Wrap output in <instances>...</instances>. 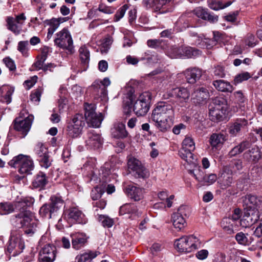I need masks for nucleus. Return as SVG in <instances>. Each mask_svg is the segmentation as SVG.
<instances>
[{
	"label": "nucleus",
	"mask_w": 262,
	"mask_h": 262,
	"mask_svg": "<svg viewBox=\"0 0 262 262\" xmlns=\"http://www.w3.org/2000/svg\"><path fill=\"white\" fill-rule=\"evenodd\" d=\"M72 246L73 249L79 250L84 247L88 242V237L85 233H76L71 234Z\"/></svg>",
	"instance_id": "nucleus-24"
},
{
	"label": "nucleus",
	"mask_w": 262,
	"mask_h": 262,
	"mask_svg": "<svg viewBox=\"0 0 262 262\" xmlns=\"http://www.w3.org/2000/svg\"><path fill=\"white\" fill-rule=\"evenodd\" d=\"M40 165L45 168H49L51 165V161L49 159L48 154L38 158Z\"/></svg>",
	"instance_id": "nucleus-54"
},
{
	"label": "nucleus",
	"mask_w": 262,
	"mask_h": 262,
	"mask_svg": "<svg viewBox=\"0 0 262 262\" xmlns=\"http://www.w3.org/2000/svg\"><path fill=\"white\" fill-rule=\"evenodd\" d=\"M235 239L239 244L245 245L248 242V238L245 234L242 232L237 233L235 235Z\"/></svg>",
	"instance_id": "nucleus-61"
},
{
	"label": "nucleus",
	"mask_w": 262,
	"mask_h": 262,
	"mask_svg": "<svg viewBox=\"0 0 262 262\" xmlns=\"http://www.w3.org/2000/svg\"><path fill=\"white\" fill-rule=\"evenodd\" d=\"M174 112L172 106L165 102L158 103L152 111L151 119L155 126L162 132L169 130L173 124Z\"/></svg>",
	"instance_id": "nucleus-2"
},
{
	"label": "nucleus",
	"mask_w": 262,
	"mask_h": 262,
	"mask_svg": "<svg viewBox=\"0 0 262 262\" xmlns=\"http://www.w3.org/2000/svg\"><path fill=\"white\" fill-rule=\"evenodd\" d=\"M233 173L229 167H224L221 170L218 178L220 187L226 189L231 186L233 182Z\"/></svg>",
	"instance_id": "nucleus-15"
},
{
	"label": "nucleus",
	"mask_w": 262,
	"mask_h": 262,
	"mask_svg": "<svg viewBox=\"0 0 262 262\" xmlns=\"http://www.w3.org/2000/svg\"><path fill=\"white\" fill-rule=\"evenodd\" d=\"M227 105V100L223 97H216L212 99L209 106L217 107L222 110H225Z\"/></svg>",
	"instance_id": "nucleus-41"
},
{
	"label": "nucleus",
	"mask_w": 262,
	"mask_h": 262,
	"mask_svg": "<svg viewBox=\"0 0 262 262\" xmlns=\"http://www.w3.org/2000/svg\"><path fill=\"white\" fill-rule=\"evenodd\" d=\"M214 87L219 91L223 92H232L233 86L228 82L223 80H215L213 83Z\"/></svg>",
	"instance_id": "nucleus-35"
},
{
	"label": "nucleus",
	"mask_w": 262,
	"mask_h": 262,
	"mask_svg": "<svg viewBox=\"0 0 262 262\" xmlns=\"http://www.w3.org/2000/svg\"><path fill=\"white\" fill-rule=\"evenodd\" d=\"M85 144L88 148L91 149H98L102 144L100 135L94 130H89L87 133Z\"/></svg>",
	"instance_id": "nucleus-17"
},
{
	"label": "nucleus",
	"mask_w": 262,
	"mask_h": 262,
	"mask_svg": "<svg viewBox=\"0 0 262 262\" xmlns=\"http://www.w3.org/2000/svg\"><path fill=\"white\" fill-rule=\"evenodd\" d=\"M93 94L96 99L100 98L101 100L106 101L107 100V92L106 88L104 85H101L99 80H96L92 85Z\"/></svg>",
	"instance_id": "nucleus-22"
},
{
	"label": "nucleus",
	"mask_w": 262,
	"mask_h": 262,
	"mask_svg": "<svg viewBox=\"0 0 262 262\" xmlns=\"http://www.w3.org/2000/svg\"><path fill=\"white\" fill-rule=\"evenodd\" d=\"M48 183V179L46 174L41 172H39L35 176L32 182V185L36 188H43Z\"/></svg>",
	"instance_id": "nucleus-34"
},
{
	"label": "nucleus",
	"mask_w": 262,
	"mask_h": 262,
	"mask_svg": "<svg viewBox=\"0 0 262 262\" xmlns=\"http://www.w3.org/2000/svg\"><path fill=\"white\" fill-rule=\"evenodd\" d=\"M247 125L248 121L245 118L237 119L230 126L229 132L231 135L236 136L246 130Z\"/></svg>",
	"instance_id": "nucleus-23"
},
{
	"label": "nucleus",
	"mask_w": 262,
	"mask_h": 262,
	"mask_svg": "<svg viewBox=\"0 0 262 262\" xmlns=\"http://www.w3.org/2000/svg\"><path fill=\"white\" fill-rule=\"evenodd\" d=\"M80 59L81 63L87 65L90 61V52L88 48L83 46L79 50Z\"/></svg>",
	"instance_id": "nucleus-42"
},
{
	"label": "nucleus",
	"mask_w": 262,
	"mask_h": 262,
	"mask_svg": "<svg viewBox=\"0 0 262 262\" xmlns=\"http://www.w3.org/2000/svg\"><path fill=\"white\" fill-rule=\"evenodd\" d=\"M98 10L101 12L105 14H112L114 12V9L108 6H106L104 4L101 3L99 4Z\"/></svg>",
	"instance_id": "nucleus-63"
},
{
	"label": "nucleus",
	"mask_w": 262,
	"mask_h": 262,
	"mask_svg": "<svg viewBox=\"0 0 262 262\" xmlns=\"http://www.w3.org/2000/svg\"><path fill=\"white\" fill-rule=\"evenodd\" d=\"M147 46L151 48L157 49L162 48L164 41L162 39H149L147 41Z\"/></svg>",
	"instance_id": "nucleus-55"
},
{
	"label": "nucleus",
	"mask_w": 262,
	"mask_h": 262,
	"mask_svg": "<svg viewBox=\"0 0 262 262\" xmlns=\"http://www.w3.org/2000/svg\"><path fill=\"white\" fill-rule=\"evenodd\" d=\"M100 254L98 251H89L76 256L75 260L76 262H86L96 257Z\"/></svg>",
	"instance_id": "nucleus-36"
},
{
	"label": "nucleus",
	"mask_w": 262,
	"mask_h": 262,
	"mask_svg": "<svg viewBox=\"0 0 262 262\" xmlns=\"http://www.w3.org/2000/svg\"><path fill=\"white\" fill-rule=\"evenodd\" d=\"M104 192L101 186L95 187L91 192V197L93 200H97L100 199Z\"/></svg>",
	"instance_id": "nucleus-47"
},
{
	"label": "nucleus",
	"mask_w": 262,
	"mask_h": 262,
	"mask_svg": "<svg viewBox=\"0 0 262 262\" xmlns=\"http://www.w3.org/2000/svg\"><path fill=\"white\" fill-rule=\"evenodd\" d=\"M34 203V199L29 196L22 198L20 201L15 202L19 213H20L23 210L29 211L27 208L32 206Z\"/></svg>",
	"instance_id": "nucleus-32"
},
{
	"label": "nucleus",
	"mask_w": 262,
	"mask_h": 262,
	"mask_svg": "<svg viewBox=\"0 0 262 262\" xmlns=\"http://www.w3.org/2000/svg\"><path fill=\"white\" fill-rule=\"evenodd\" d=\"M245 43L249 47H254L257 43V40L252 34H248L245 40Z\"/></svg>",
	"instance_id": "nucleus-62"
},
{
	"label": "nucleus",
	"mask_w": 262,
	"mask_h": 262,
	"mask_svg": "<svg viewBox=\"0 0 262 262\" xmlns=\"http://www.w3.org/2000/svg\"><path fill=\"white\" fill-rule=\"evenodd\" d=\"M192 97L194 102L201 103L208 98L209 93L206 88L199 87L195 89L192 94Z\"/></svg>",
	"instance_id": "nucleus-28"
},
{
	"label": "nucleus",
	"mask_w": 262,
	"mask_h": 262,
	"mask_svg": "<svg viewBox=\"0 0 262 262\" xmlns=\"http://www.w3.org/2000/svg\"><path fill=\"white\" fill-rule=\"evenodd\" d=\"M136 97L132 91H129L123 98V108L124 113L130 114L132 109L138 117L145 116L150 107L151 95L145 92L141 94L135 100Z\"/></svg>",
	"instance_id": "nucleus-1"
},
{
	"label": "nucleus",
	"mask_w": 262,
	"mask_h": 262,
	"mask_svg": "<svg viewBox=\"0 0 262 262\" xmlns=\"http://www.w3.org/2000/svg\"><path fill=\"white\" fill-rule=\"evenodd\" d=\"M195 148L193 139L186 136L182 142V147L179 150V155L181 158L194 167L197 166V157L192 153Z\"/></svg>",
	"instance_id": "nucleus-4"
},
{
	"label": "nucleus",
	"mask_w": 262,
	"mask_h": 262,
	"mask_svg": "<svg viewBox=\"0 0 262 262\" xmlns=\"http://www.w3.org/2000/svg\"><path fill=\"white\" fill-rule=\"evenodd\" d=\"M45 23L47 25L49 26V28L48 29L54 31H55L59 26V23L56 18H53L49 20H46Z\"/></svg>",
	"instance_id": "nucleus-58"
},
{
	"label": "nucleus",
	"mask_w": 262,
	"mask_h": 262,
	"mask_svg": "<svg viewBox=\"0 0 262 262\" xmlns=\"http://www.w3.org/2000/svg\"><path fill=\"white\" fill-rule=\"evenodd\" d=\"M9 164L11 167L18 168L21 174H30L34 169L33 162L30 157L23 154L14 157L9 161Z\"/></svg>",
	"instance_id": "nucleus-7"
},
{
	"label": "nucleus",
	"mask_w": 262,
	"mask_h": 262,
	"mask_svg": "<svg viewBox=\"0 0 262 262\" xmlns=\"http://www.w3.org/2000/svg\"><path fill=\"white\" fill-rule=\"evenodd\" d=\"M8 29L16 34L20 33V27L14 18L12 17H9L7 19Z\"/></svg>",
	"instance_id": "nucleus-44"
},
{
	"label": "nucleus",
	"mask_w": 262,
	"mask_h": 262,
	"mask_svg": "<svg viewBox=\"0 0 262 262\" xmlns=\"http://www.w3.org/2000/svg\"><path fill=\"white\" fill-rule=\"evenodd\" d=\"M98 219L99 221L101 222L102 226L104 227L107 228L111 227L114 223V220L106 215H100Z\"/></svg>",
	"instance_id": "nucleus-48"
},
{
	"label": "nucleus",
	"mask_w": 262,
	"mask_h": 262,
	"mask_svg": "<svg viewBox=\"0 0 262 262\" xmlns=\"http://www.w3.org/2000/svg\"><path fill=\"white\" fill-rule=\"evenodd\" d=\"M137 210L136 205L133 203L125 204L121 206L119 210L120 215L134 213Z\"/></svg>",
	"instance_id": "nucleus-43"
},
{
	"label": "nucleus",
	"mask_w": 262,
	"mask_h": 262,
	"mask_svg": "<svg viewBox=\"0 0 262 262\" xmlns=\"http://www.w3.org/2000/svg\"><path fill=\"white\" fill-rule=\"evenodd\" d=\"M68 217L78 224H85L86 222L83 213L76 208L70 209Z\"/></svg>",
	"instance_id": "nucleus-29"
},
{
	"label": "nucleus",
	"mask_w": 262,
	"mask_h": 262,
	"mask_svg": "<svg viewBox=\"0 0 262 262\" xmlns=\"http://www.w3.org/2000/svg\"><path fill=\"white\" fill-rule=\"evenodd\" d=\"M10 221L14 226L22 228L25 233L29 236H33L37 231V223L30 211L23 210L20 213L11 216Z\"/></svg>",
	"instance_id": "nucleus-3"
},
{
	"label": "nucleus",
	"mask_w": 262,
	"mask_h": 262,
	"mask_svg": "<svg viewBox=\"0 0 262 262\" xmlns=\"http://www.w3.org/2000/svg\"><path fill=\"white\" fill-rule=\"evenodd\" d=\"M128 8V6L127 5H124L119 9V10L115 15V19L116 21H119L124 16L125 11Z\"/></svg>",
	"instance_id": "nucleus-59"
},
{
	"label": "nucleus",
	"mask_w": 262,
	"mask_h": 262,
	"mask_svg": "<svg viewBox=\"0 0 262 262\" xmlns=\"http://www.w3.org/2000/svg\"><path fill=\"white\" fill-rule=\"evenodd\" d=\"M191 210L190 208L187 206H181L176 213H179V215L184 216L185 218L189 216L190 214Z\"/></svg>",
	"instance_id": "nucleus-57"
},
{
	"label": "nucleus",
	"mask_w": 262,
	"mask_h": 262,
	"mask_svg": "<svg viewBox=\"0 0 262 262\" xmlns=\"http://www.w3.org/2000/svg\"><path fill=\"white\" fill-rule=\"evenodd\" d=\"M102 175L100 176V182L103 190L105 188L107 194H112L115 191V187L112 184H108L111 181L110 170L108 168L102 169Z\"/></svg>",
	"instance_id": "nucleus-20"
},
{
	"label": "nucleus",
	"mask_w": 262,
	"mask_h": 262,
	"mask_svg": "<svg viewBox=\"0 0 262 262\" xmlns=\"http://www.w3.org/2000/svg\"><path fill=\"white\" fill-rule=\"evenodd\" d=\"M85 124V119L83 115L76 114L67 123V134L72 138L78 137L82 134Z\"/></svg>",
	"instance_id": "nucleus-9"
},
{
	"label": "nucleus",
	"mask_w": 262,
	"mask_h": 262,
	"mask_svg": "<svg viewBox=\"0 0 262 262\" xmlns=\"http://www.w3.org/2000/svg\"><path fill=\"white\" fill-rule=\"evenodd\" d=\"M111 131L112 136L118 139L124 138L127 137L128 134L125 129V125L121 122L114 123Z\"/></svg>",
	"instance_id": "nucleus-26"
},
{
	"label": "nucleus",
	"mask_w": 262,
	"mask_h": 262,
	"mask_svg": "<svg viewBox=\"0 0 262 262\" xmlns=\"http://www.w3.org/2000/svg\"><path fill=\"white\" fill-rule=\"evenodd\" d=\"M54 42L58 47L71 52L74 48L72 36L69 30L66 28H64L56 34Z\"/></svg>",
	"instance_id": "nucleus-12"
},
{
	"label": "nucleus",
	"mask_w": 262,
	"mask_h": 262,
	"mask_svg": "<svg viewBox=\"0 0 262 262\" xmlns=\"http://www.w3.org/2000/svg\"><path fill=\"white\" fill-rule=\"evenodd\" d=\"M225 167H229L233 173H236L242 169L243 163L240 159H233L229 165L225 166Z\"/></svg>",
	"instance_id": "nucleus-45"
},
{
	"label": "nucleus",
	"mask_w": 262,
	"mask_h": 262,
	"mask_svg": "<svg viewBox=\"0 0 262 262\" xmlns=\"http://www.w3.org/2000/svg\"><path fill=\"white\" fill-rule=\"evenodd\" d=\"M231 4V2L230 1L224 2L220 0H213L210 2L209 6L211 9L214 10H219L230 6Z\"/></svg>",
	"instance_id": "nucleus-40"
},
{
	"label": "nucleus",
	"mask_w": 262,
	"mask_h": 262,
	"mask_svg": "<svg viewBox=\"0 0 262 262\" xmlns=\"http://www.w3.org/2000/svg\"><path fill=\"white\" fill-rule=\"evenodd\" d=\"M244 210L259 212L258 209L262 205V196L253 194H247L242 197Z\"/></svg>",
	"instance_id": "nucleus-13"
},
{
	"label": "nucleus",
	"mask_w": 262,
	"mask_h": 262,
	"mask_svg": "<svg viewBox=\"0 0 262 262\" xmlns=\"http://www.w3.org/2000/svg\"><path fill=\"white\" fill-rule=\"evenodd\" d=\"M14 92V88L8 85L0 87V102L9 104L12 100L11 96Z\"/></svg>",
	"instance_id": "nucleus-27"
},
{
	"label": "nucleus",
	"mask_w": 262,
	"mask_h": 262,
	"mask_svg": "<svg viewBox=\"0 0 262 262\" xmlns=\"http://www.w3.org/2000/svg\"><path fill=\"white\" fill-rule=\"evenodd\" d=\"M173 96H176L179 98L181 103H182L183 102H186L189 99L190 94L188 90L185 88H176L164 95L165 99H168Z\"/></svg>",
	"instance_id": "nucleus-19"
},
{
	"label": "nucleus",
	"mask_w": 262,
	"mask_h": 262,
	"mask_svg": "<svg viewBox=\"0 0 262 262\" xmlns=\"http://www.w3.org/2000/svg\"><path fill=\"white\" fill-rule=\"evenodd\" d=\"M128 197L135 201L141 200L143 196V189L136 185H128L124 189Z\"/></svg>",
	"instance_id": "nucleus-21"
},
{
	"label": "nucleus",
	"mask_w": 262,
	"mask_h": 262,
	"mask_svg": "<svg viewBox=\"0 0 262 262\" xmlns=\"http://www.w3.org/2000/svg\"><path fill=\"white\" fill-rule=\"evenodd\" d=\"M182 47H172L168 51V55L171 58H182Z\"/></svg>",
	"instance_id": "nucleus-46"
},
{
	"label": "nucleus",
	"mask_w": 262,
	"mask_h": 262,
	"mask_svg": "<svg viewBox=\"0 0 262 262\" xmlns=\"http://www.w3.org/2000/svg\"><path fill=\"white\" fill-rule=\"evenodd\" d=\"M17 210L15 202H2L0 203V214L7 215Z\"/></svg>",
	"instance_id": "nucleus-33"
},
{
	"label": "nucleus",
	"mask_w": 262,
	"mask_h": 262,
	"mask_svg": "<svg viewBox=\"0 0 262 262\" xmlns=\"http://www.w3.org/2000/svg\"><path fill=\"white\" fill-rule=\"evenodd\" d=\"M184 75L187 82L193 84L199 80L202 75V71L198 68H191L186 69Z\"/></svg>",
	"instance_id": "nucleus-25"
},
{
	"label": "nucleus",
	"mask_w": 262,
	"mask_h": 262,
	"mask_svg": "<svg viewBox=\"0 0 262 262\" xmlns=\"http://www.w3.org/2000/svg\"><path fill=\"white\" fill-rule=\"evenodd\" d=\"M190 173L192 174L195 179L198 181L204 182L206 174H204V172L199 168L190 170Z\"/></svg>",
	"instance_id": "nucleus-53"
},
{
	"label": "nucleus",
	"mask_w": 262,
	"mask_h": 262,
	"mask_svg": "<svg viewBox=\"0 0 262 262\" xmlns=\"http://www.w3.org/2000/svg\"><path fill=\"white\" fill-rule=\"evenodd\" d=\"M207 12V10L202 7H197L193 10V13L196 16L204 20L205 18Z\"/></svg>",
	"instance_id": "nucleus-60"
},
{
	"label": "nucleus",
	"mask_w": 262,
	"mask_h": 262,
	"mask_svg": "<svg viewBox=\"0 0 262 262\" xmlns=\"http://www.w3.org/2000/svg\"><path fill=\"white\" fill-rule=\"evenodd\" d=\"M84 119L89 125L93 127H99L103 120L101 113L96 112V106L95 104L84 103Z\"/></svg>",
	"instance_id": "nucleus-10"
},
{
	"label": "nucleus",
	"mask_w": 262,
	"mask_h": 262,
	"mask_svg": "<svg viewBox=\"0 0 262 262\" xmlns=\"http://www.w3.org/2000/svg\"><path fill=\"white\" fill-rule=\"evenodd\" d=\"M259 218V212L245 210L244 214L239 223L242 227L248 228L256 223Z\"/></svg>",
	"instance_id": "nucleus-18"
},
{
	"label": "nucleus",
	"mask_w": 262,
	"mask_h": 262,
	"mask_svg": "<svg viewBox=\"0 0 262 262\" xmlns=\"http://www.w3.org/2000/svg\"><path fill=\"white\" fill-rule=\"evenodd\" d=\"M127 167L129 172L136 178L145 179L149 176V171L141 162L134 157L128 159Z\"/></svg>",
	"instance_id": "nucleus-11"
},
{
	"label": "nucleus",
	"mask_w": 262,
	"mask_h": 262,
	"mask_svg": "<svg viewBox=\"0 0 262 262\" xmlns=\"http://www.w3.org/2000/svg\"><path fill=\"white\" fill-rule=\"evenodd\" d=\"M28 46L29 42L28 41H20L18 42L17 46V50L24 56L28 55Z\"/></svg>",
	"instance_id": "nucleus-49"
},
{
	"label": "nucleus",
	"mask_w": 262,
	"mask_h": 262,
	"mask_svg": "<svg viewBox=\"0 0 262 262\" xmlns=\"http://www.w3.org/2000/svg\"><path fill=\"white\" fill-rule=\"evenodd\" d=\"M182 49L183 51V52L182 53V58H191L198 51L189 47H182Z\"/></svg>",
	"instance_id": "nucleus-50"
},
{
	"label": "nucleus",
	"mask_w": 262,
	"mask_h": 262,
	"mask_svg": "<svg viewBox=\"0 0 262 262\" xmlns=\"http://www.w3.org/2000/svg\"><path fill=\"white\" fill-rule=\"evenodd\" d=\"M172 219L173 226L179 230H181L186 226L185 218L179 215V213H173Z\"/></svg>",
	"instance_id": "nucleus-38"
},
{
	"label": "nucleus",
	"mask_w": 262,
	"mask_h": 262,
	"mask_svg": "<svg viewBox=\"0 0 262 262\" xmlns=\"http://www.w3.org/2000/svg\"><path fill=\"white\" fill-rule=\"evenodd\" d=\"M24 247V243L20 238L11 237L7 246V251L13 256H15L22 252Z\"/></svg>",
	"instance_id": "nucleus-16"
},
{
	"label": "nucleus",
	"mask_w": 262,
	"mask_h": 262,
	"mask_svg": "<svg viewBox=\"0 0 262 262\" xmlns=\"http://www.w3.org/2000/svg\"><path fill=\"white\" fill-rule=\"evenodd\" d=\"M245 158L249 161L256 163L261 158L260 151L258 147H253L244 154Z\"/></svg>",
	"instance_id": "nucleus-31"
},
{
	"label": "nucleus",
	"mask_w": 262,
	"mask_h": 262,
	"mask_svg": "<svg viewBox=\"0 0 262 262\" xmlns=\"http://www.w3.org/2000/svg\"><path fill=\"white\" fill-rule=\"evenodd\" d=\"M64 201L61 196L52 195L50 202L43 204L39 209V214L45 218L51 219L55 216L63 205Z\"/></svg>",
	"instance_id": "nucleus-6"
},
{
	"label": "nucleus",
	"mask_w": 262,
	"mask_h": 262,
	"mask_svg": "<svg viewBox=\"0 0 262 262\" xmlns=\"http://www.w3.org/2000/svg\"><path fill=\"white\" fill-rule=\"evenodd\" d=\"M226 140L224 135L219 133H214L210 137V143L213 147H219L223 145Z\"/></svg>",
	"instance_id": "nucleus-37"
},
{
	"label": "nucleus",
	"mask_w": 262,
	"mask_h": 262,
	"mask_svg": "<svg viewBox=\"0 0 262 262\" xmlns=\"http://www.w3.org/2000/svg\"><path fill=\"white\" fill-rule=\"evenodd\" d=\"M42 92L43 89L41 88L37 89L30 95V100L36 103H38L40 101V97Z\"/></svg>",
	"instance_id": "nucleus-52"
},
{
	"label": "nucleus",
	"mask_w": 262,
	"mask_h": 262,
	"mask_svg": "<svg viewBox=\"0 0 262 262\" xmlns=\"http://www.w3.org/2000/svg\"><path fill=\"white\" fill-rule=\"evenodd\" d=\"M250 78V74L247 72H243L237 75L234 79V84H237L244 81L247 80Z\"/></svg>",
	"instance_id": "nucleus-51"
},
{
	"label": "nucleus",
	"mask_w": 262,
	"mask_h": 262,
	"mask_svg": "<svg viewBox=\"0 0 262 262\" xmlns=\"http://www.w3.org/2000/svg\"><path fill=\"white\" fill-rule=\"evenodd\" d=\"M35 150L38 158L48 154V149L42 143L36 145Z\"/></svg>",
	"instance_id": "nucleus-56"
},
{
	"label": "nucleus",
	"mask_w": 262,
	"mask_h": 262,
	"mask_svg": "<svg viewBox=\"0 0 262 262\" xmlns=\"http://www.w3.org/2000/svg\"><path fill=\"white\" fill-rule=\"evenodd\" d=\"M222 225H225L229 227H232L233 229H237L238 225L237 223L231 220L230 217L224 218L221 222Z\"/></svg>",
	"instance_id": "nucleus-64"
},
{
	"label": "nucleus",
	"mask_w": 262,
	"mask_h": 262,
	"mask_svg": "<svg viewBox=\"0 0 262 262\" xmlns=\"http://www.w3.org/2000/svg\"><path fill=\"white\" fill-rule=\"evenodd\" d=\"M33 119L32 115H29L26 117L24 116V113L20 112L19 116L13 120L10 127V132L12 129H14L18 132L20 138H24L31 128Z\"/></svg>",
	"instance_id": "nucleus-5"
},
{
	"label": "nucleus",
	"mask_w": 262,
	"mask_h": 262,
	"mask_svg": "<svg viewBox=\"0 0 262 262\" xmlns=\"http://www.w3.org/2000/svg\"><path fill=\"white\" fill-rule=\"evenodd\" d=\"M56 256V248L53 244H47L41 248L39 253L40 262H53Z\"/></svg>",
	"instance_id": "nucleus-14"
},
{
	"label": "nucleus",
	"mask_w": 262,
	"mask_h": 262,
	"mask_svg": "<svg viewBox=\"0 0 262 262\" xmlns=\"http://www.w3.org/2000/svg\"><path fill=\"white\" fill-rule=\"evenodd\" d=\"M209 115L213 121H220L223 119L226 110L209 106Z\"/></svg>",
	"instance_id": "nucleus-30"
},
{
	"label": "nucleus",
	"mask_w": 262,
	"mask_h": 262,
	"mask_svg": "<svg viewBox=\"0 0 262 262\" xmlns=\"http://www.w3.org/2000/svg\"><path fill=\"white\" fill-rule=\"evenodd\" d=\"M250 146V143L248 141H243L238 145L235 146L229 152L230 157H234L238 154L242 153L245 149L248 148Z\"/></svg>",
	"instance_id": "nucleus-39"
},
{
	"label": "nucleus",
	"mask_w": 262,
	"mask_h": 262,
	"mask_svg": "<svg viewBox=\"0 0 262 262\" xmlns=\"http://www.w3.org/2000/svg\"><path fill=\"white\" fill-rule=\"evenodd\" d=\"M174 245L181 252H190L201 247V242L194 235L182 236L176 240Z\"/></svg>",
	"instance_id": "nucleus-8"
}]
</instances>
